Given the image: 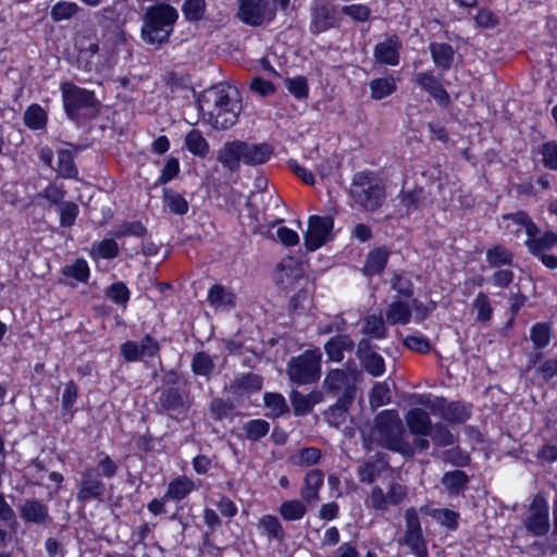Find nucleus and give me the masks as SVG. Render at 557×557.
Here are the masks:
<instances>
[{
	"label": "nucleus",
	"mask_w": 557,
	"mask_h": 557,
	"mask_svg": "<svg viewBox=\"0 0 557 557\" xmlns=\"http://www.w3.org/2000/svg\"><path fill=\"white\" fill-rule=\"evenodd\" d=\"M369 441L404 456L414 453L413 446L406 441L403 422L395 410H384L376 416Z\"/></svg>",
	"instance_id": "f257e3e1"
},
{
	"label": "nucleus",
	"mask_w": 557,
	"mask_h": 557,
	"mask_svg": "<svg viewBox=\"0 0 557 557\" xmlns=\"http://www.w3.org/2000/svg\"><path fill=\"white\" fill-rule=\"evenodd\" d=\"M177 18V10L169 3L159 2L149 7L143 16L141 39L156 47L169 42Z\"/></svg>",
	"instance_id": "f03ea898"
},
{
	"label": "nucleus",
	"mask_w": 557,
	"mask_h": 557,
	"mask_svg": "<svg viewBox=\"0 0 557 557\" xmlns=\"http://www.w3.org/2000/svg\"><path fill=\"white\" fill-rule=\"evenodd\" d=\"M349 194L357 205L368 211L379 209L385 199L383 183L372 172L355 174Z\"/></svg>",
	"instance_id": "7ed1b4c3"
},
{
	"label": "nucleus",
	"mask_w": 557,
	"mask_h": 557,
	"mask_svg": "<svg viewBox=\"0 0 557 557\" xmlns=\"http://www.w3.org/2000/svg\"><path fill=\"white\" fill-rule=\"evenodd\" d=\"M322 354L319 348L306 350L290 359L287 366L289 379L297 384H309L321 374Z\"/></svg>",
	"instance_id": "20e7f679"
},
{
	"label": "nucleus",
	"mask_w": 557,
	"mask_h": 557,
	"mask_svg": "<svg viewBox=\"0 0 557 557\" xmlns=\"http://www.w3.org/2000/svg\"><path fill=\"white\" fill-rule=\"evenodd\" d=\"M407 496V487L399 483H391L386 491L375 485L366 499V506L375 511L385 512L389 507L398 506Z\"/></svg>",
	"instance_id": "39448f33"
},
{
	"label": "nucleus",
	"mask_w": 557,
	"mask_h": 557,
	"mask_svg": "<svg viewBox=\"0 0 557 557\" xmlns=\"http://www.w3.org/2000/svg\"><path fill=\"white\" fill-rule=\"evenodd\" d=\"M334 220L332 216L311 215L305 233V245L308 250L314 251L332 239Z\"/></svg>",
	"instance_id": "423d86ee"
},
{
	"label": "nucleus",
	"mask_w": 557,
	"mask_h": 557,
	"mask_svg": "<svg viewBox=\"0 0 557 557\" xmlns=\"http://www.w3.org/2000/svg\"><path fill=\"white\" fill-rule=\"evenodd\" d=\"M237 17L246 25L260 26L275 17V9H269L265 0H238Z\"/></svg>",
	"instance_id": "0eeeda50"
},
{
	"label": "nucleus",
	"mask_w": 557,
	"mask_h": 557,
	"mask_svg": "<svg viewBox=\"0 0 557 557\" xmlns=\"http://www.w3.org/2000/svg\"><path fill=\"white\" fill-rule=\"evenodd\" d=\"M549 507L546 499L535 496L524 520L525 529L535 536L545 535L549 530Z\"/></svg>",
	"instance_id": "6e6552de"
},
{
	"label": "nucleus",
	"mask_w": 557,
	"mask_h": 557,
	"mask_svg": "<svg viewBox=\"0 0 557 557\" xmlns=\"http://www.w3.org/2000/svg\"><path fill=\"white\" fill-rule=\"evenodd\" d=\"M242 96L239 89L231 84H218L202 91L198 98V104H231L240 103Z\"/></svg>",
	"instance_id": "1a4fd4ad"
},
{
	"label": "nucleus",
	"mask_w": 557,
	"mask_h": 557,
	"mask_svg": "<svg viewBox=\"0 0 557 557\" xmlns=\"http://www.w3.org/2000/svg\"><path fill=\"white\" fill-rule=\"evenodd\" d=\"M337 24L336 8L325 1L315 0L311 9L310 32L320 34Z\"/></svg>",
	"instance_id": "9d476101"
},
{
	"label": "nucleus",
	"mask_w": 557,
	"mask_h": 557,
	"mask_svg": "<svg viewBox=\"0 0 557 557\" xmlns=\"http://www.w3.org/2000/svg\"><path fill=\"white\" fill-rule=\"evenodd\" d=\"M401 49L403 42L400 38L393 34L375 45L373 57L379 64L396 66L399 64Z\"/></svg>",
	"instance_id": "9b49d317"
},
{
	"label": "nucleus",
	"mask_w": 557,
	"mask_h": 557,
	"mask_svg": "<svg viewBox=\"0 0 557 557\" xmlns=\"http://www.w3.org/2000/svg\"><path fill=\"white\" fill-rule=\"evenodd\" d=\"M209 111H205L203 107H197L199 114L203 121L216 129H227L233 126L238 117V112L231 107H210Z\"/></svg>",
	"instance_id": "f8f14e48"
},
{
	"label": "nucleus",
	"mask_w": 557,
	"mask_h": 557,
	"mask_svg": "<svg viewBox=\"0 0 557 557\" xmlns=\"http://www.w3.org/2000/svg\"><path fill=\"white\" fill-rule=\"evenodd\" d=\"M245 141L234 140L227 141L218 151V161L227 170L235 172L240 168V162H244Z\"/></svg>",
	"instance_id": "ddd939ff"
},
{
	"label": "nucleus",
	"mask_w": 557,
	"mask_h": 557,
	"mask_svg": "<svg viewBox=\"0 0 557 557\" xmlns=\"http://www.w3.org/2000/svg\"><path fill=\"white\" fill-rule=\"evenodd\" d=\"M503 222L505 223L504 228L510 234L519 235L523 231L529 238L539 233L536 224L523 211L504 214Z\"/></svg>",
	"instance_id": "4468645a"
},
{
	"label": "nucleus",
	"mask_w": 557,
	"mask_h": 557,
	"mask_svg": "<svg viewBox=\"0 0 557 557\" xmlns=\"http://www.w3.org/2000/svg\"><path fill=\"white\" fill-rule=\"evenodd\" d=\"M357 355L368 373L373 376H380L384 373V359L377 352L372 350L369 341L362 339L359 342Z\"/></svg>",
	"instance_id": "2eb2a0df"
},
{
	"label": "nucleus",
	"mask_w": 557,
	"mask_h": 557,
	"mask_svg": "<svg viewBox=\"0 0 557 557\" xmlns=\"http://www.w3.org/2000/svg\"><path fill=\"white\" fill-rule=\"evenodd\" d=\"M355 381L356 375L354 372L334 369L326 374L324 386L330 392H343L348 396L352 391Z\"/></svg>",
	"instance_id": "dca6fc26"
},
{
	"label": "nucleus",
	"mask_w": 557,
	"mask_h": 557,
	"mask_svg": "<svg viewBox=\"0 0 557 557\" xmlns=\"http://www.w3.org/2000/svg\"><path fill=\"white\" fill-rule=\"evenodd\" d=\"M207 300L215 311H230L236 305L235 294L220 284H215L209 289Z\"/></svg>",
	"instance_id": "f3484780"
},
{
	"label": "nucleus",
	"mask_w": 557,
	"mask_h": 557,
	"mask_svg": "<svg viewBox=\"0 0 557 557\" xmlns=\"http://www.w3.org/2000/svg\"><path fill=\"white\" fill-rule=\"evenodd\" d=\"M103 491L104 485L94 473V470H85L79 484L78 498L82 500L98 498L103 494Z\"/></svg>",
	"instance_id": "a211bd4d"
},
{
	"label": "nucleus",
	"mask_w": 557,
	"mask_h": 557,
	"mask_svg": "<svg viewBox=\"0 0 557 557\" xmlns=\"http://www.w3.org/2000/svg\"><path fill=\"white\" fill-rule=\"evenodd\" d=\"M171 99L174 101H190L196 97L194 88L190 86L188 77H178L175 73H171L166 82Z\"/></svg>",
	"instance_id": "6ab92c4d"
},
{
	"label": "nucleus",
	"mask_w": 557,
	"mask_h": 557,
	"mask_svg": "<svg viewBox=\"0 0 557 557\" xmlns=\"http://www.w3.org/2000/svg\"><path fill=\"white\" fill-rule=\"evenodd\" d=\"M324 483V474L319 469H313L307 472L304 478V486L300 491V496L304 502L312 503L319 499V492Z\"/></svg>",
	"instance_id": "aec40b11"
},
{
	"label": "nucleus",
	"mask_w": 557,
	"mask_h": 557,
	"mask_svg": "<svg viewBox=\"0 0 557 557\" xmlns=\"http://www.w3.org/2000/svg\"><path fill=\"white\" fill-rule=\"evenodd\" d=\"M63 104H95L94 92L81 88L73 83L65 82L61 85Z\"/></svg>",
	"instance_id": "412c9836"
},
{
	"label": "nucleus",
	"mask_w": 557,
	"mask_h": 557,
	"mask_svg": "<svg viewBox=\"0 0 557 557\" xmlns=\"http://www.w3.org/2000/svg\"><path fill=\"white\" fill-rule=\"evenodd\" d=\"M432 60L437 69L448 71L454 63L455 50L446 42H431L429 46Z\"/></svg>",
	"instance_id": "4be33fe9"
},
{
	"label": "nucleus",
	"mask_w": 557,
	"mask_h": 557,
	"mask_svg": "<svg viewBox=\"0 0 557 557\" xmlns=\"http://www.w3.org/2000/svg\"><path fill=\"white\" fill-rule=\"evenodd\" d=\"M405 420L412 434L425 436L432 430L430 417L423 409H410Z\"/></svg>",
	"instance_id": "5701e85b"
},
{
	"label": "nucleus",
	"mask_w": 557,
	"mask_h": 557,
	"mask_svg": "<svg viewBox=\"0 0 557 557\" xmlns=\"http://www.w3.org/2000/svg\"><path fill=\"white\" fill-rule=\"evenodd\" d=\"M273 148L269 144L245 143L244 163L247 165H259L270 160Z\"/></svg>",
	"instance_id": "b1692460"
},
{
	"label": "nucleus",
	"mask_w": 557,
	"mask_h": 557,
	"mask_svg": "<svg viewBox=\"0 0 557 557\" xmlns=\"http://www.w3.org/2000/svg\"><path fill=\"white\" fill-rule=\"evenodd\" d=\"M354 348V341L348 335L332 337L324 346L325 352L331 361L339 362L344 358V351Z\"/></svg>",
	"instance_id": "393cba45"
},
{
	"label": "nucleus",
	"mask_w": 557,
	"mask_h": 557,
	"mask_svg": "<svg viewBox=\"0 0 557 557\" xmlns=\"http://www.w3.org/2000/svg\"><path fill=\"white\" fill-rule=\"evenodd\" d=\"M194 490V481L185 475H182L169 483L164 498L182 500L187 497Z\"/></svg>",
	"instance_id": "a878e982"
},
{
	"label": "nucleus",
	"mask_w": 557,
	"mask_h": 557,
	"mask_svg": "<svg viewBox=\"0 0 557 557\" xmlns=\"http://www.w3.org/2000/svg\"><path fill=\"white\" fill-rule=\"evenodd\" d=\"M388 257L389 250L385 247H380L370 251L363 267V272L367 275L381 273L387 263Z\"/></svg>",
	"instance_id": "bb28decb"
},
{
	"label": "nucleus",
	"mask_w": 557,
	"mask_h": 557,
	"mask_svg": "<svg viewBox=\"0 0 557 557\" xmlns=\"http://www.w3.org/2000/svg\"><path fill=\"white\" fill-rule=\"evenodd\" d=\"M411 318V306L408 301L395 300L387 311L386 320L389 324H407Z\"/></svg>",
	"instance_id": "cd10ccee"
},
{
	"label": "nucleus",
	"mask_w": 557,
	"mask_h": 557,
	"mask_svg": "<svg viewBox=\"0 0 557 557\" xmlns=\"http://www.w3.org/2000/svg\"><path fill=\"white\" fill-rule=\"evenodd\" d=\"M525 246L530 253L533 256H540L555 246H557V234L554 232H546L543 236L536 237L530 236L525 240Z\"/></svg>",
	"instance_id": "c85d7f7f"
},
{
	"label": "nucleus",
	"mask_w": 557,
	"mask_h": 557,
	"mask_svg": "<svg viewBox=\"0 0 557 557\" xmlns=\"http://www.w3.org/2000/svg\"><path fill=\"white\" fill-rule=\"evenodd\" d=\"M20 512L27 522L39 523L48 517V507L38 500H26L21 506Z\"/></svg>",
	"instance_id": "c756f323"
},
{
	"label": "nucleus",
	"mask_w": 557,
	"mask_h": 557,
	"mask_svg": "<svg viewBox=\"0 0 557 557\" xmlns=\"http://www.w3.org/2000/svg\"><path fill=\"white\" fill-rule=\"evenodd\" d=\"M306 502L299 499L284 500L278 508V513L285 521H298L301 520L306 512Z\"/></svg>",
	"instance_id": "7c9ffc66"
},
{
	"label": "nucleus",
	"mask_w": 557,
	"mask_h": 557,
	"mask_svg": "<svg viewBox=\"0 0 557 557\" xmlns=\"http://www.w3.org/2000/svg\"><path fill=\"white\" fill-rule=\"evenodd\" d=\"M185 147L191 154L199 158H206L210 150L207 139L197 129H193L186 135Z\"/></svg>",
	"instance_id": "2f4dec72"
},
{
	"label": "nucleus",
	"mask_w": 557,
	"mask_h": 557,
	"mask_svg": "<svg viewBox=\"0 0 557 557\" xmlns=\"http://www.w3.org/2000/svg\"><path fill=\"white\" fill-rule=\"evenodd\" d=\"M416 82L428 90L435 100H443L447 97L446 90L441 86L438 79L432 74L420 72L416 74Z\"/></svg>",
	"instance_id": "473e14b6"
},
{
	"label": "nucleus",
	"mask_w": 557,
	"mask_h": 557,
	"mask_svg": "<svg viewBox=\"0 0 557 557\" xmlns=\"http://www.w3.org/2000/svg\"><path fill=\"white\" fill-rule=\"evenodd\" d=\"M62 273L65 277L72 278L78 283H87L90 275V270L87 261L79 258L70 264H66L62 269Z\"/></svg>",
	"instance_id": "72a5a7b5"
},
{
	"label": "nucleus",
	"mask_w": 557,
	"mask_h": 557,
	"mask_svg": "<svg viewBox=\"0 0 557 557\" xmlns=\"http://www.w3.org/2000/svg\"><path fill=\"white\" fill-rule=\"evenodd\" d=\"M207 11L206 0H184L182 13L189 23H198L203 20Z\"/></svg>",
	"instance_id": "f704fd0d"
},
{
	"label": "nucleus",
	"mask_w": 557,
	"mask_h": 557,
	"mask_svg": "<svg viewBox=\"0 0 557 557\" xmlns=\"http://www.w3.org/2000/svg\"><path fill=\"white\" fill-rule=\"evenodd\" d=\"M424 512L436 520L440 524L455 530L458 527L459 513L450 509L425 508Z\"/></svg>",
	"instance_id": "c9c22d12"
},
{
	"label": "nucleus",
	"mask_w": 557,
	"mask_h": 557,
	"mask_svg": "<svg viewBox=\"0 0 557 557\" xmlns=\"http://www.w3.org/2000/svg\"><path fill=\"white\" fill-rule=\"evenodd\" d=\"M371 96L374 100H381L396 90V82L393 76L375 78L370 82Z\"/></svg>",
	"instance_id": "e433bc0d"
},
{
	"label": "nucleus",
	"mask_w": 557,
	"mask_h": 557,
	"mask_svg": "<svg viewBox=\"0 0 557 557\" xmlns=\"http://www.w3.org/2000/svg\"><path fill=\"white\" fill-rule=\"evenodd\" d=\"M321 458L320 449L315 447H306L299 449L290 457V461L295 466L309 467L319 462Z\"/></svg>",
	"instance_id": "4c0bfd02"
},
{
	"label": "nucleus",
	"mask_w": 557,
	"mask_h": 557,
	"mask_svg": "<svg viewBox=\"0 0 557 557\" xmlns=\"http://www.w3.org/2000/svg\"><path fill=\"white\" fill-rule=\"evenodd\" d=\"M550 336V327L547 323L537 322L530 330V339L537 349L548 346Z\"/></svg>",
	"instance_id": "58836bf2"
},
{
	"label": "nucleus",
	"mask_w": 557,
	"mask_h": 557,
	"mask_svg": "<svg viewBox=\"0 0 557 557\" xmlns=\"http://www.w3.org/2000/svg\"><path fill=\"white\" fill-rule=\"evenodd\" d=\"M119 253V246L114 239L106 238L95 245L91 248V257L94 259H112Z\"/></svg>",
	"instance_id": "ea45409f"
},
{
	"label": "nucleus",
	"mask_w": 557,
	"mask_h": 557,
	"mask_svg": "<svg viewBox=\"0 0 557 557\" xmlns=\"http://www.w3.org/2000/svg\"><path fill=\"white\" fill-rule=\"evenodd\" d=\"M79 10V7L74 2L59 1L50 12V16L54 22H61L74 17Z\"/></svg>",
	"instance_id": "a19ab883"
},
{
	"label": "nucleus",
	"mask_w": 557,
	"mask_h": 557,
	"mask_svg": "<svg viewBox=\"0 0 557 557\" xmlns=\"http://www.w3.org/2000/svg\"><path fill=\"white\" fill-rule=\"evenodd\" d=\"M404 542L417 557H428V547L421 531L406 532Z\"/></svg>",
	"instance_id": "79ce46f5"
},
{
	"label": "nucleus",
	"mask_w": 557,
	"mask_h": 557,
	"mask_svg": "<svg viewBox=\"0 0 557 557\" xmlns=\"http://www.w3.org/2000/svg\"><path fill=\"white\" fill-rule=\"evenodd\" d=\"M468 482V476L460 470H455L444 474L442 479L443 485L454 494L459 493Z\"/></svg>",
	"instance_id": "37998d69"
},
{
	"label": "nucleus",
	"mask_w": 557,
	"mask_h": 557,
	"mask_svg": "<svg viewBox=\"0 0 557 557\" xmlns=\"http://www.w3.org/2000/svg\"><path fill=\"white\" fill-rule=\"evenodd\" d=\"M25 124L32 129H40L47 123V112L42 107H28L24 113Z\"/></svg>",
	"instance_id": "c03bdc74"
},
{
	"label": "nucleus",
	"mask_w": 557,
	"mask_h": 557,
	"mask_svg": "<svg viewBox=\"0 0 557 557\" xmlns=\"http://www.w3.org/2000/svg\"><path fill=\"white\" fill-rule=\"evenodd\" d=\"M57 171L60 176L65 178L74 177L77 174L73 156L69 150H60L58 152Z\"/></svg>",
	"instance_id": "a18cd8bd"
},
{
	"label": "nucleus",
	"mask_w": 557,
	"mask_h": 557,
	"mask_svg": "<svg viewBox=\"0 0 557 557\" xmlns=\"http://www.w3.org/2000/svg\"><path fill=\"white\" fill-rule=\"evenodd\" d=\"M486 261L492 267H500L512 262V253L503 246H495L486 251Z\"/></svg>",
	"instance_id": "49530a36"
},
{
	"label": "nucleus",
	"mask_w": 557,
	"mask_h": 557,
	"mask_svg": "<svg viewBox=\"0 0 557 557\" xmlns=\"http://www.w3.org/2000/svg\"><path fill=\"white\" fill-rule=\"evenodd\" d=\"M264 405L269 409V416L280 417L287 411L285 398L281 394L265 393Z\"/></svg>",
	"instance_id": "de8ad7c7"
},
{
	"label": "nucleus",
	"mask_w": 557,
	"mask_h": 557,
	"mask_svg": "<svg viewBox=\"0 0 557 557\" xmlns=\"http://www.w3.org/2000/svg\"><path fill=\"white\" fill-rule=\"evenodd\" d=\"M259 527L272 539L282 540L284 537L283 527L275 516H263L259 521Z\"/></svg>",
	"instance_id": "09e8293b"
},
{
	"label": "nucleus",
	"mask_w": 557,
	"mask_h": 557,
	"mask_svg": "<svg viewBox=\"0 0 557 557\" xmlns=\"http://www.w3.org/2000/svg\"><path fill=\"white\" fill-rule=\"evenodd\" d=\"M164 203L172 213L183 215L188 211V203L185 198L174 191H164Z\"/></svg>",
	"instance_id": "8fccbe9b"
},
{
	"label": "nucleus",
	"mask_w": 557,
	"mask_h": 557,
	"mask_svg": "<svg viewBox=\"0 0 557 557\" xmlns=\"http://www.w3.org/2000/svg\"><path fill=\"white\" fill-rule=\"evenodd\" d=\"M362 331L366 335L381 339L385 336V325L381 317L370 315L366 318Z\"/></svg>",
	"instance_id": "3c124183"
},
{
	"label": "nucleus",
	"mask_w": 557,
	"mask_h": 557,
	"mask_svg": "<svg viewBox=\"0 0 557 557\" xmlns=\"http://www.w3.org/2000/svg\"><path fill=\"white\" fill-rule=\"evenodd\" d=\"M246 436L251 441H258L269 432V423L261 419L250 420L244 425Z\"/></svg>",
	"instance_id": "603ef678"
},
{
	"label": "nucleus",
	"mask_w": 557,
	"mask_h": 557,
	"mask_svg": "<svg viewBox=\"0 0 557 557\" xmlns=\"http://www.w3.org/2000/svg\"><path fill=\"white\" fill-rule=\"evenodd\" d=\"M237 389H242L248 393L258 392L262 387V379L257 374H245L235 380Z\"/></svg>",
	"instance_id": "864d4df0"
},
{
	"label": "nucleus",
	"mask_w": 557,
	"mask_h": 557,
	"mask_svg": "<svg viewBox=\"0 0 557 557\" xmlns=\"http://www.w3.org/2000/svg\"><path fill=\"white\" fill-rule=\"evenodd\" d=\"M391 392L389 387L385 383H376L369 396L370 404L372 407H381L389 401Z\"/></svg>",
	"instance_id": "5fc2aeb1"
},
{
	"label": "nucleus",
	"mask_w": 557,
	"mask_h": 557,
	"mask_svg": "<svg viewBox=\"0 0 557 557\" xmlns=\"http://www.w3.org/2000/svg\"><path fill=\"white\" fill-rule=\"evenodd\" d=\"M342 13L356 22H366L370 18L371 10L366 4H349L341 9Z\"/></svg>",
	"instance_id": "6e6d98bb"
},
{
	"label": "nucleus",
	"mask_w": 557,
	"mask_h": 557,
	"mask_svg": "<svg viewBox=\"0 0 557 557\" xmlns=\"http://www.w3.org/2000/svg\"><path fill=\"white\" fill-rule=\"evenodd\" d=\"M78 206L74 202H62L60 205V224L63 227H70L75 223L78 215Z\"/></svg>",
	"instance_id": "4d7b16f0"
},
{
	"label": "nucleus",
	"mask_w": 557,
	"mask_h": 557,
	"mask_svg": "<svg viewBox=\"0 0 557 557\" xmlns=\"http://www.w3.org/2000/svg\"><path fill=\"white\" fill-rule=\"evenodd\" d=\"M193 371L198 375H208L214 368L213 360L205 352H198L193 359Z\"/></svg>",
	"instance_id": "13d9d810"
},
{
	"label": "nucleus",
	"mask_w": 557,
	"mask_h": 557,
	"mask_svg": "<svg viewBox=\"0 0 557 557\" xmlns=\"http://www.w3.org/2000/svg\"><path fill=\"white\" fill-rule=\"evenodd\" d=\"M285 87L293 94L297 99L306 98L308 95V83L306 77L296 76L293 78L285 79Z\"/></svg>",
	"instance_id": "bf43d9fd"
},
{
	"label": "nucleus",
	"mask_w": 557,
	"mask_h": 557,
	"mask_svg": "<svg viewBox=\"0 0 557 557\" xmlns=\"http://www.w3.org/2000/svg\"><path fill=\"white\" fill-rule=\"evenodd\" d=\"M474 309L476 310V319L479 321H488L493 314L488 297L480 293L473 301Z\"/></svg>",
	"instance_id": "052dcab7"
},
{
	"label": "nucleus",
	"mask_w": 557,
	"mask_h": 557,
	"mask_svg": "<svg viewBox=\"0 0 557 557\" xmlns=\"http://www.w3.org/2000/svg\"><path fill=\"white\" fill-rule=\"evenodd\" d=\"M540 153L542 154L543 164L554 171H557V144L554 141L544 144Z\"/></svg>",
	"instance_id": "680f3d73"
},
{
	"label": "nucleus",
	"mask_w": 557,
	"mask_h": 557,
	"mask_svg": "<svg viewBox=\"0 0 557 557\" xmlns=\"http://www.w3.org/2000/svg\"><path fill=\"white\" fill-rule=\"evenodd\" d=\"M107 296L116 304L125 305L129 299V290L125 284L119 282L107 289Z\"/></svg>",
	"instance_id": "e2e57ef3"
},
{
	"label": "nucleus",
	"mask_w": 557,
	"mask_h": 557,
	"mask_svg": "<svg viewBox=\"0 0 557 557\" xmlns=\"http://www.w3.org/2000/svg\"><path fill=\"white\" fill-rule=\"evenodd\" d=\"M430 435L438 446H449L454 443V435L443 425L432 428Z\"/></svg>",
	"instance_id": "0e129e2a"
},
{
	"label": "nucleus",
	"mask_w": 557,
	"mask_h": 557,
	"mask_svg": "<svg viewBox=\"0 0 557 557\" xmlns=\"http://www.w3.org/2000/svg\"><path fill=\"white\" fill-rule=\"evenodd\" d=\"M404 344L408 349L420 354H425L431 348L429 341L421 335L407 336Z\"/></svg>",
	"instance_id": "69168bd1"
},
{
	"label": "nucleus",
	"mask_w": 557,
	"mask_h": 557,
	"mask_svg": "<svg viewBox=\"0 0 557 557\" xmlns=\"http://www.w3.org/2000/svg\"><path fill=\"white\" fill-rule=\"evenodd\" d=\"M290 403L296 416H304L312 410L306 395L297 391L290 394Z\"/></svg>",
	"instance_id": "338daca9"
},
{
	"label": "nucleus",
	"mask_w": 557,
	"mask_h": 557,
	"mask_svg": "<svg viewBox=\"0 0 557 557\" xmlns=\"http://www.w3.org/2000/svg\"><path fill=\"white\" fill-rule=\"evenodd\" d=\"M78 395V388L74 382H69L62 394V407L66 411H71Z\"/></svg>",
	"instance_id": "774afa93"
}]
</instances>
